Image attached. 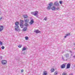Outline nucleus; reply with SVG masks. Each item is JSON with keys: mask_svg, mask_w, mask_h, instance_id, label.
I'll return each mask as SVG.
<instances>
[{"mask_svg": "<svg viewBox=\"0 0 75 75\" xmlns=\"http://www.w3.org/2000/svg\"><path fill=\"white\" fill-rule=\"evenodd\" d=\"M27 30V27H25L24 28H23V31H26Z\"/></svg>", "mask_w": 75, "mask_h": 75, "instance_id": "nucleus-15", "label": "nucleus"}, {"mask_svg": "<svg viewBox=\"0 0 75 75\" xmlns=\"http://www.w3.org/2000/svg\"><path fill=\"white\" fill-rule=\"evenodd\" d=\"M16 25L15 26H18V24H19V22H16L15 23Z\"/></svg>", "mask_w": 75, "mask_h": 75, "instance_id": "nucleus-12", "label": "nucleus"}, {"mask_svg": "<svg viewBox=\"0 0 75 75\" xmlns=\"http://www.w3.org/2000/svg\"><path fill=\"white\" fill-rule=\"evenodd\" d=\"M47 75V73L46 71H45L44 72V75Z\"/></svg>", "mask_w": 75, "mask_h": 75, "instance_id": "nucleus-22", "label": "nucleus"}, {"mask_svg": "<svg viewBox=\"0 0 75 75\" xmlns=\"http://www.w3.org/2000/svg\"><path fill=\"white\" fill-rule=\"evenodd\" d=\"M54 4L55 6H58V7H59V4L58 3V1H56V2H55L54 3Z\"/></svg>", "mask_w": 75, "mask_h": 75, "instance_id": "nucleus-6", "label": "nucleus"}, {"mask_svg": "<svg viewBox=\"0 0 75 75\" xmlns=\"http://www.w3.org/2000/svg\"><path fill=\"white\" fill-rule=\"evenodd\" d=\"M15 30L16 31H21V30L20 29V28H19V26H15Z\"/></svg>", "mask_w": 75, "mask_h": 75, "instance_id": "nucleus-2", "label": "nucleus"}, {"mask_svg": "<svg viewBox=\"0 0 75 75\" xmlns=\"http://www.w3.org/2000/svg\"><path fill=\"white\" fill-rule=\"evenodd\" d=\"M51 71L52 72H54V71H55V69H54V68L52 69L51 70Z\"/></svg>", "mask_w": 75, "mask_h": 75, "instance_id": "nucleus-21", "label": "nucleus"}, {"mask_svg": "<svg viewBox=\"0 0 75 75\" xmlns=\"http://www.w3.org/2000/svg\"><path fill=\"white\" fill-rule=\"evenodd\" d=\"M38 12L37 11H35L33 12H31V14H33V15H34L35 16L38 15Z\"/></svg>", "mask_w": 75, "mask_h": 75, "instance_id": "nucleus-4", "label": "nucleus"}, {"mask_svg": "<svg viewBox=\"0 0 75 75\" xmlns=\"http://www.w3.org/2000/svg\"><path fill=\"white\" fill-rule=\"evenodd\" d=\"M69 75H73V74L72 73H71Z\"/></svg>", "mask_w": 75, "mask_h": 75, "instance_id": "nucleus-34", "label": "nucleus"}, {"mask_svg": "<svg viewBox=\"0 0 75 75\" xmlns=\"http://www.w3.org/2000/svg\"><path fill=\"white\" fill-rule=\"evenodd\" d=\"M1 19H2V18H0V20H1Z\"/></svg>", "mask_w": 75, "mask_h": 75, "instance_id": "nucleus-37", "label": "nucleus"}, {"mask_svg": "<svg viewBox=\"0 0 75 75\" xmlns=\"http://www.w3.org/2000/svg\"><path fill=\"white\" fill-rule=\"evenodd\" d=\"M3 30V26L0 25V31H2Z\"/></svg>", "mask_w": 75, "mask_h": 75, "instance_id": "nucleus-10", "label": "nucleus"}, {"mask_svg": "<svg viewBox=\"0 0 75 75\" xmlns=\"http://www.w3.org/2000/svg\"><path fill=\"white\" fill-rule=\"evenodd\" d=\"M23 71H24V70H23V69H22L21 70V72H23Z\"/></svg>", "mask_w": 75, "mask_h": 75, "instance_id": "nucleus-32", "label": "nucleus"}, {"mask_svg": "<svg viewBox=\"0 0 75 75\" xmlns=\"http://www.w3.org/2000/svg\"><path fill=\"white\" fill-rule=\"evenodd\" d=\"M25 40H27L28 39V37H25Z\"/></svg>", "mask_w": 75, "mask_h": 75, "instance_id": "nucleus-24", "label": "nucleus"}, {"mask_svg": "<svg viewBox=\"0 0 75 75\" xmlns=\"http://www.w3.org/2000/svg\"><path fill=\"white\" fill-rule=\"evenodd\" d=\"M69 56V53H67L65 55V57H66V58H68Z\"/></svg>", "mask_w": 75, "mask_h": 75, "instance_id": "nucleus-11", "label": "nucleus"}, {"mask_svg": "<svg viewBox=\"0 0 75 75\" xmlns=\"http://www.w3.org/2000/svg\"><path fill=\"white\" fill-rule=\"evenodd\" d=\"M25 50H26V48L25 47H23V50H22V51H24Z\"/></svg>", "mask_w": 75, "mask_h": 75, "instance_id": "nucleus-20", "label": "nucleus"}, {"mask_svg": "<svg viewBox=\"0 0 75 75\" xmlns=\"http://www.w3.org/2000/svg\"><path fill=\"white\" fill-rule=\"evenodd\" d=\"M25 22V23L24 24L25 26H26V27H27L28 25V22L30 21V20H29V19H26L24 20Z\"/></svg>", "mask_w": 75, "mask_h": 75, "instance_id": "nucleus-1", "label": "nucleus"}, {"mask_svg": "<svg viewBox=\"0 0 75 75\" xmlns=\"http://www.w3.org/2000/svg\"><path fill=\"white\" fill-rule=\"evenodd\" d=\"M20 24H23L24 23V20H21L20 21Z\"/></svg>", "mask_w": 75, "mask_h": 75, "instance_id": "nucleus-18", "label": "nucleus"}, {"mask_svg": "<svg viewBox=\"0 0 75 75\" xmlns=\"http://www.w3.org/2000/svg\"><path fill=\"white\" fill-rule=\"evenodd\" d=\"M65 68V64H63L61 66V68H62V69Z\"/></svg>", "mask_w": 75, "mask_h": 75, "instance_id": "nucleus-8", "label": "nucleus"}, {"mask_svg": "<svg viewBox=\"0 0 75 75\" xmlns=\"http://www.w3.org/2000/svg\"><path fill=\"white\" fill-rule=\"evenodd\" d=\"M0 45H3V43L2 42H1V41H0Z\"/></svg>", "mask_w": 75, "mask_h": 75, "instance_id": "nucleus-27", "label": "nucleus"}, {"mask_svg": "<svg viewBox=\"0 0 75 75\" xmlns=\"http://www.w3.org/2000/svg\"><path fill=\"white\" fill-rule=\"evenodd\" d=\"M1 63L2 65H5V64H6L7 63V61L5 60H3L1 61Z\"/></svg>", "mask_w": 75, "mask_h": 75, "instance_id": "nucleus-5", "label": "nucleus"}, {"mask_svg": "<svg viewBox=\"0 0 75 75\" xmlns=\"http://www.w3.org/2000/svg\"><path fill=\"white\" fill-rule=\"evenodd\" d=\"M0 57L1 58V59H2V56H0Z\"/></svg>", "mask_w": 75, "mask_h": 75, "instance_id": "nucleus-33", "label": "nucleus"}, {"mask_svg": "<svg viewBox=\"0 0 75 75\" xmlns=\"http://www.w3.org/2000/svg\"><path fill=\"white\" fill-rule=\"evenodd\" d=\"M70 66H71V64L69 63H68L67 64V69H68L70 68Z\"/></svg>", "mask_w": 75, "mask_h": 75, "instance_id": "nucleus-7", "label": "nucleus"}, {"mask_svg": "<svg viewBox=\"0 0 75 75\" xmlns=\"http://www.w3.org/2000/svg\"><path fill=\"white\" fill-rule=\"evenodd\" d=\"M73 55V54H72V53H71V56H72Z\"/></svg>", "mask_w": 75, "mask_h": 75, "instance_id": "nucleus-39", "label": "nucleus"}, {"mask_svg": "<svg viewBox=\"0 0 75 75\" xmlns=\"http://www.w3.org/2000/svg\"><path fill=\"white\" fill-rule=\"evenodd\" d=\"M70 53H71V54H72V51H70Z\"/></svg>", "mask_w": 75, "mask_h": 75, "instance_id": "nucleus-35", "label": "nucleus"}, {"mask_svg": "<svg viewBox=\"0 0 75 75\" xmlns=\"http://www.w3.org/2000/svg\"><path fill=\"white\" fill-rule=\"evenodd\" d=\"M21 46H22V45H19L18 46V47H19V48H21Z\"/></svg>", "mask_w": 75, "mask_h": 75, "instance_id": "nucleus-31", "label": "nucleus"}, {"mask_svg": "<svg viewBox=\"0 0 75 75\" xmlns=\"http://www.w3.org/2000/svg\"><path fill=\"white\" fill-rule=\"evenodd\" d=\"M51 9L52 10H55V6H53L52 8H51Z\"/></svg>", "mask_w": 75, "mask_h": 75, "instance_id": "nucleus-14", "label": "nucleus"}, {"mask_svg": "<svg viewBox=\"0 0 75 75\" xmlns=\"http://www.w3.org/2000/svg\"><path fill=\"white\" fill-rule=\"evenodd\" d=\"M59 8L57 7V8H55V10H59Z\"/></svg>", "mask_w": 75, "mask_h": 75, "instance_id": "nucleus-25", "label": "nucleus"}, {"mask_svg": "<svg viewBox=\"0 0 75 75\" xmlns=\"http://www.w3.org/2000/svg\"><path fill=\"white\" fill-rule=\"evenodd\" d=\"M70 35V33H69L67 34H66L65 35V36H64V38H66V37H67V36H68V35Z\"/></svg>", "mask_w": 75, "mask_h": 75, "instance_id": "nucleus-19", "label": "nucleus"}, {"mask_svg": "<svg viewBox=\"0 0 75 75\" xmlns=\"http://www.w3.org/2000/svg\"><path fill=\"white\" fill-rule=\"evenodd\" d=\"M62 75H67V73L64 72L62 74Z\"/></svg>", "mask_w": 75, "mask_h": 75, "instance_id": "nucleus-23", "label": "nucleus"}, {"mask_svg": "<svg viewBox=\"0 0 75 75\" xmlns=\"http://www.w3.org/2000/svg\"><path fill=\"white\" fill-rule=\"evenodd\" d=\"M23 16L24 17V18H26L28 17V16H27V15L26 14H24L23 15Z\"/></svg>", "mask_w": 75, "mask_h": 75, "instance_id": "nucleus-16", "label": "nucleus"}, {"mask_svg": "<svg viewBox=\"0 0 75 75\" xmlns=\"http://www.w3.org/2000/svg\"><path fill=\"white\" fill-rule=\"evenodd\" d=\"M71 58V57H70V58H69V59H70V58Z\"/></svg>", "mask_w": 75, "mask_h": 75, "instance_id": "nucleus-40", "label": "nucleus"}, {"mask_svg": "<svg viewBox=\"0 0 75 75\" xmlns=\"http://www.w3.org/2000/svg\"><path fill=\"white\" fill-rule=\"evenodd\" d=\"M52 6V3L50 2V4H49V6L47 7V10H51Z\"/></svg>", "mask_w": 75, "mask_h": 75, "instance_id": "nucleus-3", "label": "nucleus"}, {"mask_svg": "<svg viewBox=\"0 0 75 75\" xmlns=\"http://www.w3.org/2000/svg\"><path fill=\"white\" fill-rule=\"evenodd\" d=\"M36 16V17H38V16H37V15L36 16Z\"/></svg>", "mask_w": 75, "mask_h": 75, "instance_id": "nucleus-38", "label": "nucleus"}, {"mask_svg": "<svg viewBox=\"0 0 75 75\" xmlns=\"http://www.w3.org/2000/svg\"><path fill=\"white\" fill-rule=\"evenodd\" d=\"M54 74L55 75H57V74H58V72L56 71L54 73Z\"/></svg>", "mask_w": 75, "mask_h": 75, "instance_id": "nucleus-28", "label": "nucleus"}, {"mask_svg": "<svg viewBox=\"0 0 75 75\" xmlns=\"http://www.w3.org/2000/svg\"><path fill=\"white\" fill-rule=\"evenodd\" d=\"M20 26L21 28H23V26H24V25H23V24L20 23Z\"/></svg>", "mask_w": 75, "mask_h": 75, "instance_id": "nucleus-17", "label": "nucleus"}, {"mask_svg": "<svg viewBox=\"0 0 75 75\" xmlns=\"http://www.w3.org/2000/svg\"><path fill=\"white\" fill-rule=\"evenodd\" d=\"M29 23H30V25L33 24L34 23V21L33 20H31L30 22Z\"/></svg>", "mask_w": 75, "mask_h": 75, "instance_id": "nucleus-13", "label": "nucleus"}, {"mask_svg": "<svg viewBox=\"0 0 75 75\" xmlns=\"http://www.w3.org/2000/svg\"><path fill=\"white\" fill-rule=\"evenodd\" d=\"M1 48H2V50H4V46H2L1 47Z\"/></svg>", "mask_w": 75, "mask_h": 75, "instance_id": "nucleus-26", "label": "nucleus"}, {"mask_svg": "<svg viewBox=\"0 0 75 75\" xmlns=\"http://www.w3.org/2000/svg\"><path fill=\"white\" fill-rule=\"evenodd\" d=\"M62 59H63V60H64V57H62Z\"/></svg>", "mask_w": 75, "mask_h": 75, "instance_id": "nucleus-36", "label": "nucleus"}, {"mask_svg": "<svg viewBox=\"0 0 75 75\" xmlns=\"http://www.w3.org/2000/svg\"><path fill=\"white\" fill-rule=\"evenodd\" d=\"M34 33H40V31L39 30H35V31H34Z\"/></svg>", "mask_w": 75, "mask_h": 75, "instance_id": "nucleus-9", "label": "nucleus"}, {"mask_svg": "<svg viewBox=\"0 0 75 75\" xmlns=\"http://www.w3.org/2000/svg\"><path fill=\"white\" fill-rule=\"evenodd\" d=\"M47 18H45L44 19V20H45V21H47Z\"/></svg>", "mask_w": 75, "mask_h": 75, "instance_id": "nucleus-30", "label": "nucleus"}, {"mask_svg": "<svg viewBox=\"0 0 75 75\" xmlns=\"http://www.w3.org/2000/svg\"><path fill=\"white\" fill-rule=\"evenodd\" d=\"M62 1H59V3L60 4H62Z\"/></svg>", "mask_w": 75, "mask_h": 75, "instance_id": "nucleus-29", "label": "nucleus"}]
</instances>
